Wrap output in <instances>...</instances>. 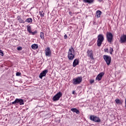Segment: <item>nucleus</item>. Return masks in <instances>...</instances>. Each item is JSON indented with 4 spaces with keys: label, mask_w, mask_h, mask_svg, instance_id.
Returning a JSON list of instances; mask_svg holds the SVG:
<instances>
[{
    "label": "nucleus",
    "mask_w": 126,
    "mask_h": 126,
    "mask_svg": "<svg viewBox=\"0 0 126 126\" xmlns=\"http://www.w3.org/2000/svg\"><path fill=\"white\" fill-rule=\"evenodd\" d=\"M22 22L23 23H24V21H22Z\"/></svg>",
    "instance_id": "32"
},
{
    "label": "nucleus",
    "mask_w": 126,
    "mask_h": 126,
    "mask_svg": "<svg viewBox=\"0 0 126 126\" xmlns=\"http://www.w3.org/2000/svg\"><path fill=\"white\" fill-rule=\"evenodd\" d=\"M31 47L33 50H37L38 49V45L36 44H32Z\"/></svg>",
    "instance_id": "16"
},
{
    "label": "nucleus",
    "mask_w": 126,
    "mask_h": 126,
    "mask_svg": "<svg viewBox=\"0 0 126 126\" xmlns=\"http://www.w3.org/2000/svg\"><path fill=\"white\" fill-rule=\"evenodd\" d=\"M87 54H88V56L90 58V59H93V52H92V51H88L87 52Z\"/></svg>",
    "instance_id": "13"
},
{
    "label": "nucleus",
    "mask_w": 126,
    "mask_h": 126,
    "mask_svg": "<svg viewBox=\"0 0 126 126\" xmlns=\"http://www.w3.org/2000/svg\"><path fill=\"white\" fill-rule=\"evenodd\" d=\"M51 55L52 52L51 51V49H50V47L45 48V55L46 57H50Z\"/></svg>",
    "instance_id": "10"
},
{
    "label": "nucleus",
    "mask_w": 126,
    "mask_h": 126,
    "mask_svg": "<svg viewBox=\"0 0 126 126\" xmlns=\"http://www.w3.org/2000/svg\"><path fill=\"white\" fill-rule=\"evenodd\" d=\"M85 2H88V3H92L93 2V0H84Z\"/></svg>",
    "instance_id": "19"
},
{
    "label": "nucleus",
    "mask_w": 126,
    "mask_h": 126,
    "mask_svg": "<svg viewBox=\"0 0 126 126\" xmlns=\"http://www.w3.org/2000/svg\"><path fill=\"white\" fill-rule=\"evenodd\" d=\"M115 101H116V103L118 105H121V104H122V101H121L120 99H116L115 100Z\"/></svg>",
    "instance_id": "21"
},
{
    "label": "nucleus",
    "mask_w": 126,
    "mask_h": 126,
    "mask_svg": "<svg viewBox=\"0 0 126 126\" xmlns=\"http://www.w3.org/2000/svg\"><path fill=\"white\" fill-rule=\"evenodd\" d=\"M82 81V77H78L76 78H74L72 81V84L74 85H78V84H80Z\"/></svg>",
    "instance_id": "2"
},
{
    "label": "nucleus",
    "mask_w": 126,
    "mask_h": 126,
    "mask_svg": "<svg viewBox=\"0 0 126 126\" xmlns=\"http://www.w3.org/2000/svg\"><path fill=\"white\" fill-rule=\"evenodd\" d=\"M27 29H28V31L29 32V33H32V32L31 31V26H28Z\"/></svg>",
    "instance_id": "20"
},
{
    "label": "nucleus",
    "mask_w": 126,
    "mask_h": 126,
    "mask_svg": "<svg viewBox=\"0 0 126 126\" xmlns=\"http://www.w3.org/2000/svg\"><path fill=\"white\" fill-rule=\"evenodd\" d=\"M109 52H110V54H112V53H113V48H110Z\"/></svg>",
    "instance_id": "25"
},
{
    "label": "nucleus",
    "mask_w": 126,
    "mask_h": 126,
    "mask_svg": "<svg viewBox=\"0 0 126 126\" xmlns=\"http://www.w3.org/2000/svg\"><path fill=\"white\" fill-rule=\"evenodd\" d=\"M0 56H3V52H2L0 49Z\"/></svg>",
    "instance_id": "23"
},
{
    "label": "nucleus",
    "mask_w": 126,
    "mask_h": 126,
    "mask_svg": "<svg viewBox=\"0 0 126 126\" xmlns=\"http://www.w3.org/2000/svg\"><path fill=\"white\" fill-rule=\"evenodd\" d=\"M120 41L121 43H126V35H123L120 38Z\"/></svg>",
    "instance_id": "12"
},
{
    "label": "nucleus",
    "mask_w": 126,
    "mask_h": 126,
    "mask_svg": "<svg viewBox=\"0 0 126 126\" xmlns=\"http://www.w3.org/2000/svg\"><path fill=\"white\" fill-rule=\"evenodd\" d=\"M40 37L42 40H43V39H44V33L43 32H40Z\"/></svg>",
    "instance_id": "22"
},
{
    "label": "nucleus",
    "mask_w": 126,
    "mask_h": 126,
    "mask_svg": "<svg viewBox=\"0 0 126 126\" xmlns=\"http://www.w3.org/2000/svg\"><path fill=\"white\" fill-rule=\"evenodd\" d=\"M96 17L97 18H99V17H100L101 14H102V12H101V11H100V10H97L96 12Z\"/></svg>",
    "instance_id": "14"
},
{
    "label": "nucleus",
    "mask_w": 126,
    "mask_h": 126,
    "mask_svg": "<svg viewBox=\"0 0 126 126\" xmlns=\"http://www.w3.org/2000/svg\"><path fill=\"white\" fill-rule=\"evenodd\" d=\"M62 93L59 92L57 93L53 98V100L54 101H58V100H60V98L62 97Z\"/></svg>",
    "instance_id": "8"
},
{
    "label": "nucleus",
    "mask_w": 126,
    "mask_h": 126,
    "mask_svg": "<svg viewBox=\"0 0 126 126\" xmlns=\"http://www.w3.org/2000/svg\"><path fill=\"white\" fill-rule=\"evenodd\" d=\"M106 37L107 39V41L111 43L112 41L113 40V34L111 32H107L106 34Z\"/></svg>",
    "instance_id": "7"
},
{
    "label": "nucleus",
    "mask_w": 126,
    "mask_h": 126,
    "mask_svg": "<svg viewBox=\"0 0 126 126\" xmlns=\"http://www.w3.org/2000/svg\"><path fill=\"white\" fill-rule=\"evenodd\" d=\"M103 59L106 62L107 65H110V63H111V57L108 55H104Z\"/></svg>",
    "instance_id": "5"
},
{
    "label": "nucleus",
    "mask_w": 126,
    "mask_h": 126,
    "mask_svg": "<svg viewBox=\"0 0 126 126\" xmlns=\"http://www.w3.org/2000/svg\"><path fill=\"white\" fill-rule=\"evenodd\" d=\"M78 64V60L75 59L73 63V66L75 67Z\"/></svg>",
    "instance_id": "15"
},
{
    "label": "nucleus",
    "mask_w": 126,
    "mask_h": 126,
    "mask_svg": "<svg viewBox=\"0 0 126 126\" xmlns=\"http://www.w3.org/2000/svg\"><path fill=\"white\" fill-rule=\"evenodd\" d=\"M64 39H66V38H67V35L66 34H65L64 36Z\"/></svg>",
    "instance_id": "28"
},
{
    "label": "nucleus",
    "mask_w": 126,
    "mask_h": 126,
    "mask_svg": "<svg viewBox=\"0 0 126 126\" xmlns=\"http://www.w3.org/2000/svg\"><path fill=\"white\" fill-rule=\"evenodd\" d=\"M32 21V18H27L25 21V22H28V23H31Z\"/></svg>",
    "instance_id": "18"
},
{
    "label": "nucleus",
    "mask_w": 126,
    "mask_h": 126,
    "mask_svg": "<svg viewBox=\"0 0 126 126\" xmlns=\"http://www.w3.org/2000/svg\"><path fill=\"white\" fill-rule=\"evenodd\" d=\"M13 105H17V104H20V105H24V100L22 99L16 98L14 101L12 102Z\"/></svg>",
    "instance_id": "4"
},
{
    "label": "nucleus",
    "mask_w": 126,
    "mask_h": 126,
    "mask_svg": "<svg viewBox=\"0 0 126 126\" xmlns=\"http://www.w3.org/2000/svg\"><path fill=\"white\" fill-rule=\"evenodd\" d=\"M74 93H75V92L73 91V92H72V94H74Z\"/></svg>",
    "instance_id": "30"
},
{
    "label": "nucleus",
    "mask_w": 126,
    "mask_h": 126,
    "mask_svg": "<svg viewBox=\"0 0 126 126\" xmlns=\"http://www.w3.org/2000/svg\"><path fill=\"white\" fill-rule=\"evenodd\" d=\"M109 51V50L108 49H104V52H105L106 53H107V52Z\"/></svg>",
    "instance_id": "27"
},
{
    "label": "nucleus",
    "mask_w": 126,
    "mask_h": 126,
    "mask_svg": "<svg viewBox=\"0 0 126 126\" xmlns=\"http://www.w3.org/2000/svg\"><path fill=\"white\" fill-rule=\"evenodd\" d=\"M21 73L20 72H17L16 74V76H20Z\"/></svg>",
    "instance_id": "24"
},
{
    "label": "nucleus",
    "mask_w": 126,
    "mask_h": 126,
    "mask_svg": "<svg viewBox=\"0 0 126 126\" xmlns=\"http://www.w3.org/2000/svg\"><path fill=\"white\" fill-rule=\"evenodd\" d=\"M103 76H104V72H101L96 77V80H98V81L99 80H101V79H102V77H103Z\"/></svg>",
    "instance_id": "11"
},
{
    "label": "nucleus",
    "mask_w": 126,
    "mask_h": 126,
    "mask_svg": "<svg viewBox=\"0 0 126 126\" xmlns=\"http://www.w3.org/2000/svg\"><path fill=\"white\" fill-rule=\"evenodd\" d=\"M47 72H48V70L47 69H45L44 70L42 71L39 75V77L42 79L43 77L46 76Z\"/></svg>",
    "instance_id": "9"
},
{
    "label": "nucleus",
    "mask_w": 126,
    "mask_h": 126,
    "mask_svg": "<svg viewBox=\"0 0 126 126\" xmlns=\"http://www.w3.org/2000/svg\"><path fill=\"white\" fill-rule=\"evenodd\" d=\"M75 51H74V49H73V48L71 47L70 49H69L67 55L69 60H72L73 59H74L75 57Z\"/></svg>",
    "instance_id": "1"
},
{
    "label": "nucleus",
    "mask_w": 126,
    "mask_h": 126,
    "mask_svg": "<svg viewBox=\"0 0 126 126\" xmlns=\"http://www.w3.org/2000/svg\"><path fill=\"white\" fill-rule=\"evenodd\" d=\"M91 121L95 122V123H99L100 122V119L98 117L95 115H91L90 117Z\"/></svg>",
    "instance_id": "6"
},
{
    "label": "nucleus",
    "mask_w": 126,
    "mask_h": 126,
    "mask_svg": "<svg viewBox=\"0 0 126 126\" xmlns=\"http://www.w3.org/2000/svg\"><path fill=\"white\" fill-rule=\"evenodd\" d=\"M90 82H91V84H92V83H93V82H94V80H91Z\"/></svg>",
    "instance_id": "29"
},
{
    "label": "nucleus",
    "mask_w": 126,
    "mask_h": 126,
    "mask_svg": "<svg viewBox=\"0 0 126 126\" xmlns=\"http://www.w3.org/2000/svg\"><path fill=\"white\" fill-rule=\"evenodd\" d=\"M104 41V35L102 34H99L97 37V46L100 47L101 46L102 43Z\"/></svg>",
    "instance_id": "3"
},
{
    "label": "nucleus",
    "mask_w": 126,
    "mask_h": 126,
    "mask_svg": "<svg viewBox=\"0 0 126 126\" xmlns=\"http://www.w3.org/2000/svg\"><path fill=\"white\" fill-rule=\"evenodd\" d=\"M43 16H44V15H41V17H43Z\"/></svg>",
    "instance_id": "31"
},
{
    "label": "nucleus",
    "mask_w": 126,
    "mask_h": 126,
    "mask_svg": "<svg viewBox=\"0 0 126 126\" xmlns=\"http://www.w3.org/2000/svg\"><path fill=\"white\" fill-rule=\"evenodd\" d=\"M17 50L18 51H21V50H22V47H17Z\"/></svg>",
    "instance_id": "26"
},
{
    "label": "nucleus",
    "mask_w": 126,
    "mask_h": 126,
    "mask_svg": "<svg viewBox=\"0 0 126 126\" xmlns=\"http://www.w3.org/2000/svg\"><path fill=\"white\" fill-rule=\"evenodd\" d=\"M71 111H72V112H73L74 113H76V114H79V111L76 108H72L71 109Z\"/></svg>",
    "instance_id": "17"
}]
</instances>
